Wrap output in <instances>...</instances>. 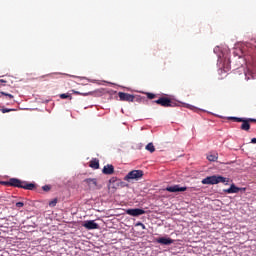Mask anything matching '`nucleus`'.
<instances>
[{
  "instance_id": "1",
  "label": "nucleus",
  "mask_w": 256,
  "mask_h": 256,
  "mask_svg": "<svg viewBox=\"0 0 256 256\" xmlns=\"http://www.w3.org/2000/svg\"><path fill=\"white\" fill-rule=\"evenodd\" d=\"M2 185L7 187H18L19 189H27L28 191H33L35 189V184L27 183L26 181H21L17 178H11L9 181L2 182Z\"/></svg>"
},
{
  "instance_id": "2",
  "label": "nucleus",
  "mask_w": 256,
  "mask_h": 256,
  "mask_svg": "<svg viewBox=\"0 0 256 256\" xmlns=\"http://www.w3.org/2000/svg\"><path fill=\"white\" fill-rule=\"evenodd\" d=\"M201 183L202 185H218V183L229 185V178H225L219 175H212L204 178Z\"/></svg>"
},
{
  "instance_id": "3",
  "label": "nucleus",
  "mask_w": 256,
  "mask_h": 256,
  "mask_svg": "<svg viewBox=\"0 0 256 256\" xmlns=\"http://www.w3.org/2000/svg\"><path fill=\"white\" fill-rule=\"evenodd\" d=\"M143 175H145L143 170H132L124 177V181H139L143 178Z\"/></svg>"
},
{
  "instance_id": "4",
  "label": "nucleus",
  "mask_w": 256,
  "mask_h": 256,
  "mask_svg": "<svg viewBox=\"0 0 256 256\" xmlns=\"http://www.w3.org/2000/svg\"><path fill=\"white\" fill-rule=\"evenodd\" d=\"M154 103L161 107H177V102L167 97H160L158 100H155Z\"/></svg>"
},
{
  "instance_id": "5",
  "label": "nucleus",
  "mask_w": 256,
  "mask_h": 256,
  "mask_svg": "<svg viewBox=\"0 0 256 256\" xmlns=\"http://www.w3.org/2000/svg\"><path fill=\"white\" fill-rule=\"evenodd\" d=\"M229 119H231V121H235V123H242L240 126L242 131H249V129H251V124L247 118L230 117Z\"/></svg>"
},
{
  "instance_id": "6",
  "label": "nucleus",
  "mask_w": 256,
  "mask_h": 256,
  "mask_svg": "<svg viewBox=\"0 0 256 256\" xmlns=\"http://www.w3.org/2000/svg\"><path fill=\"white\" fill-rule=\"evenodd\" d=\"M118 97L120 101H127L128 103H133L135 101V96L133 94L119 92Z\"/></svg>"
},
{
  "instance_id": "7",
  "label": "nucleus",
  "mask_w": 256,
  "mask_h": 256,
  "mask_svg": "<svg viewBox=\"0 0 256 256\" xmlns=\"http://www.w3.org/2000/svg\"><path fill=\"white\" fill-rule=\"evenodd\" d=\"M126 214L130 215L131 217H139L141 215H145V210L141 208L127 209Z\"/></svg>"
},
{
  "instance_id": "8",
  "label": "nucleus",
  "mask_w": 256,
  "mask_h": 256,
  "mask_svg": "<svg viewBox=\"0 0 256 256\" xmlns=\"http://www.w3.org/2000/svg\"><path fill=\"white\" fill-rule=\"evenodd\" d=\"M84 183L90 187V189H101L97 183V178H88L84 180Z\"/></svg>"
},
{
  "instance_id": "9",
  "label": "nucleus",
  "mask_w": 256,
  "mask_h": 256,
  "mask_svg": "<svg viewBox=\"0 0 256 256\" xmlns=\"http://www.w3.org/2000/svg\"><path fill=\"white\" fill-rule=\"evenodd\" d=\"M166 191H168L169 193H179L187 191V187H180L179 185L168 186L166 187Z\"/></svg>"
},
{
  "instance_id": "10",
  "label": "nucleus",
  "mask_w": 256,
  "mask_h": 256,
  "mask_svg": "<svg viewBox=\"0 0 256 256\" xmlns=\"http://www.w3.org/2000/svg\"><path fill=\"white\" fill-rule=\"evenodd\" d=\"M83 227L88 230L99 229V224H97L94 220H88L84 222Z\"/></svg>"
},
{
  "instance_id": "11",
  "label": "nucleus",
  "mask_w": 256,
  "mask_h": 256,
  "mask_svg": "<svg viewBox=\"0 0 256 256\" xmlns=\"http://www.w3.org/2000/svg\"><path fill=\"white\" fill-rule=\"evenodd\" d=\"M239 191H245V188L237 187L235 184H231L228 189L224 190V193H239Z\"/></svg>"
},
{
  "instance_id": "12",
  "label": "nucleus",
  "mask_w": 256,
  "mask_h": 256,
  "mask_svg": "<svg viewBox=\"0 0 256 256\" xmlns=\"http://www.w3.org/2000/svg\"><path fill=\"white\" fill-rule=\"evenodd\" d=\"M102 173L104 175H113V173H115V167L111 164H108V165L104 166Z\"/></svg>"
},
{
  "instance_id": "13",
  "label": "nucleus",
  "mask_w": 256,
  "mask_h": 256,
  "mask_svg": "<svg viewBox=\"0 0 256 256\" xmlns=\"http://www.w3.org/2000/svg\"><path fill=\"white\" fill-rule=\"evenodd\" d=\"M156 241L160 243V245H172L173 243V239L165 237L157 238Z\"/></svg>"
},
{
  "instance_id": "14",
  "label": "nucleus",
  "mask_w": 256,
  "mask_h": 256,
  "mask_svg": "<svg viewBox=\"0 0 256 256\" xmlns=\"http://www.w3.org/2000/svg\"><path fill=\"white\" fill-rule=\"evenodd\" d=\"M89 167H91V169H99V159L94 158L90 161Z\"/></svg>"
},
{
  "instance_id": "15",
  "label": "nucleus",
  "mask_w": 256,
  "mask_h": 256,
  "mask_svg": "<svg viewBox=\"0 0 256 256\" xmlns=\"http://www.w3.org/2000/svg\"><path fill=\"white\" fill-rule=\"evenodd\" d=\"M119 183H121V180H118L117 178L115 177H112L110 180H109V184H108V188L111 189V186L112 185H119Z\"/></svg>"
},
{
  "instance_id": "16",
  "label": "nucleus",
  "mask_w": 256,
  "mask_h": 256,
  "mask_svg": "<svg viewBox=\"0 0 256 256\" xmlns=\"http://www.w3.org/2000/svg\"><path fill=\"white\" fill-rule=\"evenodd\" d=\"M208 161H217L219 159V154L211 153L207 156Z\"/></svg>"
},
{
  "instance_id": "17",
  "label": "nucleus",
  "mask_w": 256,
  "mask_h": 256,
  "mask_svg": "<svg viewBox=\"0 0 256 256\" xmlns=\"http://www.w3.org/2000/svg\"><path fill=\"white\" fill-rule=\"evenodd\" d=\"M72 93H74V95H82L83 97L93 95V92H79V91H75V90H72Z\"/></svg>"
},
{
  "instance_id": "18",
  "label": "nucleus",
  "mask_w": 256,
  "mask_h": 256,
  "mask_svg": "<svg viewBox=\"0 0 256 256\" xmlns=\"http://www.w3.org/2000/svg\"><path fill=\"white\" fill-rule=\"evenodd\" d=\"M146 151H150V153H155V146L153 145V143L147 144Z\"/></svg>"
},
{
  "instance_id": "19",
  "label": "nucleus",
  "mask_w": 256,
  "mask_h": 256,
  "mask_svg": "<svg viewBox=\"0 0 256 256\" xmlns=\"http://www.w3.org/2000/svg\"><path fill=\"white\" fill-rule=\"evenodd\" d=\"M60 99H73L70 94H60Z\"/></svg>"
},
{
  "instance_id": "20",
  "label": "nucleus",
  "mask_w": 256,
  "mask_h": 256,
  "mask_svg": "<svg viewBox=\"0 0 256 256\" xmlns=\"http://www.w3.org/2000/svg\"><path fill=\"white\" fill-rule=\"evenodd\" d=\"M56 205H57V198H55L49 202V207H55Z\"/></svg>"
},
{
  "instance_id": "21",
  "label": "nucleus",
  "mask_w": 256,
  "mask_h": 256,
  "mask_svg": "<svg viewBox=\"0 0 256 256\" xmlns=\"http://www.w3.org/2000/svg\"><path fill=\"white\" fill-rule=\"evenodd\" d=\"M148 99H155V97H157V95H155L154 93H151V92H147L146 93Z\"/></svg>"
},
{
  "instance_id": "22",
  "label": "nucleus",
  "mask_w": 256,
  "mask_h": 256,
  "mask_svg": "<svg viewBox=\"0 0 256 256\" xmlns=\"http://www.w3.org/2000/svg\"><path fill=\"white\" fill-rule=\"evenodd\" d=\"M11 111H15V109L2 108L1 113H11Z\"/></svg>"
},
{
  "instance_id": "23",
  "label": "nucleus",
  "mask_w": 256,
  "mask_h": 256,
  "mask_svg": "<svg viewBox=\"0 0 256 256\" xmlns=\"http://www.w3.org/2000/svg\"><path fill=\"white\" fill-rule=\"evenodd\" d=\"M1 95H4L5 97H9V99H14V96L12 94H9L7 92H0Z\"/></svg>"
},
{
  "instance_id": "24",
  "label": "nucleus",
  "mask_w": 256,
  "mask_h": 256,
  "mask_svg": "<svg viewBox=\"0 0 256 256\" xmlns=\"http://www.w3.org/2000/svg\"><path fill=\"white\" fill-rule=\"evenodd\" d=\"M136 227H141L142 229H146L145 224H143L142 222H137Z\"/></svg>"
},
{
  "instance_id": "25",
  "label": "nucleus",
  "mask_w": 256,
  "mask_h": 256,
  "mask_svg": "<svg viewBox=\"0 0 256 256\" xmlns=\"http://www.w3.org/2000/svg\"><path fill=\"white\" fill-rule=\"evenodd\" d=\"M24 203L23 202H17L16 203V207H17V209H21V207H24Z\"/></svg>"
},
{
  "instance_id": "26",
  "label": "nucleus",
  "mask_w": 256,
  "mask_h": 256,
  "mask_svg": "<svg viewBox=\"0 0 256 256\" xmlns=\"http://www.w3.org/2000/svg\"><path fill=\"white\" fill-rule=\"evenodd\" d=\"M43 191H51V186L45 185L42 187Z\"/></svg>"
},
{
  "instance_id": "27",
  "label": "nucleus",
  "mask_w": 256,
  "mask_h": 256,
  "mask_svg": "<svg viewBox=\"0 0 256 256\" xmlns=\"http://www.w3.org/2000/svg\"><path fill=\"white\" fill-rule=\"evenodd\" d=\"M248 123H256V119L253 118H247Z\"/></svg>"
},
{
  "instance_id": "28",
  "label": "nucleus",
  "mask_w": 256,
  "mask_h": 256,
  "mask_svg": "<svg viewBox=\"0 0 256 256\" xmlns=\"http://www.w3.org/2000/svg\"><path fill=\"white\" fill-rule=\"evenodd\" d=\"M117 187H119V184H112L110 186V189H117Z\"/></svg>"
},
{
  "instance_id": "29",
  "label": "nucleus",
  "mask_w": 256,
  "mask_h": 256,
  "mask_svg": "<svg viewBox=\"0 0 256 256\" xmlns=\"http://www.w3.org/2000/svg\"><path fill=\"white\" fill-rule=\"evenodd\" d=\"M45 77H51V74H46L45 76H41L40 79H43Z\"/></svg>"
},
{
  "instance_id": "30",
  "label": "nucleus",
  "mask_w": 256,
  "mask_h": 256,
  "mask_svg": "<svg viewBox=\"0 0 256 256\" xmlns=\"http://www.w3.org/2000/svg\"><path fill=\"white\" fill-rule=\"evenodd\" d=\"M251 143H254V144H255V143H256V138H252V139H251Z\"/></svg>"
},
{
  "instance_id": "31",
  "label": "nucleus",
  "mask_w": 256,
  "mask_h": 256,
  "mask_svg": "<svg viewBox=\"0 0 256 256\" xmlns=\"http://www.w3.org/2000/svg\"><path fill=\"white\" fill-rule=\"evenodd\" d=\"M0 83H7V81L0 79Z\"/></svg>"
}]
</instances>
